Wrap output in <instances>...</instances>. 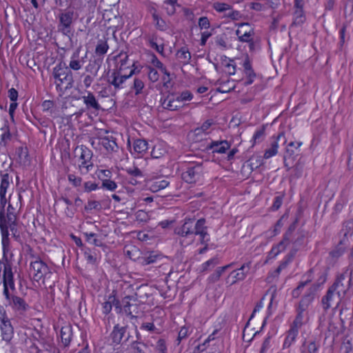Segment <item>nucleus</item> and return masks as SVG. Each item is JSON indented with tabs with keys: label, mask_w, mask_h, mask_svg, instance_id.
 <instances>
[{
	"label": "nucleus",
	"mask_w": 353,
	"mask_h": 353,
	"mask_svg": "<svg viewBox=\"0 0 353 353\" xmlns=\"http://www.w3.org/2000/svg\"><path fill=\"white\" fill-rule=\"evenodd\" d=\"M231 147L230 143L226 140L213 141L207 145V150H212V153L224 154Z\"/></svg>",
	"instance_id": "nucleus-15"
},
{
	"label": "nucleus",
	"mask_w": 353,
	"mask_h": 353,
	"mask_svg": "<svg viewBox=\"0 0 353 353\" xmlns=\"http://www.w3.org/2000/svg\"><path fill=\"white\" fill-rule=\"evenodd\" d=\"M3 286L6 285V286L8 288V286L11 289L14 288V283L13 280V274H10L8 276H3Z\"/></svg>",
	"instance_id": "nucleus-63"
},
{
	"label": "nucleus",
	"mask_w": 353,
	"mask_h": 353,
	"mask_svg": "<svg viewBox=\"0 0 353 353\" xmlns=\"http://www.w3.org/2000/svg\"><path fill=\"white\" fill-rule=\"evenodd\" d=\"M75 156H79V159L81 160V163L79 165L80 169L85 168L87 172L90 167H92V163H88L92 159V152L85 147V145L77 146L74 149Z\"/></svg>",
	"instance_id": "nucleus-7"
},
{
	"label": "nucleus",
	"mask_w": 353,
	"mask_h": 353,
	"mask_svg": "<svg viewBox=\"0 0 353 353\" xmlns=\"http://www.w3.org/2000/svg\"><path fill=\"white\" fill-rule=\"evenodd\" d=\"M53 77L58 80L57 89L65 92L74 86V78L72 72L68 68V65L63 61L59 62L53 68Z\"/></svg>",
	"instance_id": "nucleus-1"
},
{
	"label": "nucleus",
	"mask_w": 353,
	"mask_h": 353,
	"mask_svg": "<svg viewBox=\"0 0 353 353\" xmlns=\"http://www.w3.org/2000/svg\"><path fill=\"white\" fill-rule=\"evenodd\" d=\"M203 173L202 163H197L195 165H190L186 170L183 171L181 174V178L186 183H196L199 179Z\"/></svg>",
	"instance_id": "nucleus-5"
},
{
	"label": "nucleus",
	"mask_w": 353,
	"mask_h": 353,
	"mask_svg": "<svg viewBox=\"0 0 353 353\" xmlns=\"http://www.w3.org/2000/svg\"><path fill=\"white\" fill-rule=\"evenodd\" d=\"M78 18V14L70 6L61 10L58 16V31L63 35L70 37L73 34V23Z\"/></svg>",
	"instance_id": "nucleus-2"
},
{
	"label": "nucleus",
	"mask_w": 353,
	"mask_h": 353,
	"mask_svg": "<svg viewBox=\"0 0 353 353\" xmlns=\"http://www.w3.org/2000/svg\"><path fill=\"white\" fill-rule=\"evenodd\" d=\"M213 8L218 12H223L225 10H230L231 6L225 3L215 2L212 6Z\"/></svg>",
	"instance_id": "nucleus-56"
},
{
	"label": "nucleus",
	"mask_w": 353,
	"mask_h": 353,
	"mask_svg": "<svg viewBox=\"0 0 353 353\" xmlns=\"http://www.w3.org/2000/svg\"><path fill=\"white\" fill-rule=\"evenodd\" d=\"M170 182L166 180H159L152 182L150 185V190L153 192H157L161 190L167 188Z\"/></svg>",
	"instance_id": "nucleus-34"
},
{
	"label": "nucleus",
	"mask_w": 353,
	"mask_h": 353,
	"mask_svg": "<svg viewBox=\"0 0 353 353\" xmlns=\"http://www.w3.org/2000/svg\"><path fill=\"white\" fill-rule=\"evenodd\" d=\"M99 143L101 144L108 152H117L119 150V145L116 142V138L112 136L100 137Z\"/></svg>",
	"instance_id": "nucleus-19"
},
{
	"label": "nucleus",
	"mask_w": 353,
	"mask_h": 353,
	"mask_svg": "<svg viewBox=\"0 0 353 353\" xmlns=\"http://www.w3.org/2000/svg\"><path fill=\"white\" fill-rule=\"evenodd\" d=\"M161 105L165 109L169 110H176L182 107L181 104H178L174 101V94L168 95L163 100H161Z\"/></svg>",
	"instance_id": "nucleus-26"
},
{
	"label": "nucleus",
	"mask_w": 353,
	"mask_h": 353,
	"mask_svg": "<svg viewBox=\"0 0 353 353\" xmlns=\"http://www.w3.org/2000/svg\"><path fill=\"white\" fill-rule=\"evenodd\" d=\"M352 270L347 268L343 273L336 278L331 288L335 291L337 296V303L345 296L350 289L352 281Z\"/></svg>",
	"instance_id": "nucleus-3"
},
{
	"label": "nucleus",
	"mask_w": 353,
	"mask_h": 353,
	"mask_svg": "<svg viewBox=\"0 0 353 353\" xmlns=\"http://www.w3.org/2000/svg\"><path fill=\"white\" fill-rule=\"evenodd\" d=\"M17 154L21 163L26 165L30 161L28 148L19 147L17 148Z\"/></svg>",
	"instance_id": "nucleus-37"
},
{
	"label": "nucleus",
	"mask_w": 353,
	"mask_h": 353,
	"mask_svg": "<svg viewBox=\"0 0 353 353\" xmlns=\"http://www.w3.org/2000/svg\"><path fill=\"white\" fill-rule=\"evenodd\" d=\"M85 94H86L82 96L81 99L83 100L86 108L88 110H94L95 111L101 110V105L94 94L90 91H86Z\"/></svg>",
	"instance_id": "nucleus-16"
},
{
	"label": "nucleus",
	"mask_w": 353,
	"mask_h": 353,
	"mask_svg": "<svg viewBox=\"0 0 353 353\" xmlns=\"http://www.w3.org/2000/svg\"><path fill=\"white\" fill-rule=\"evenodd\" d=\"M84 210L87 212H90L92 210L100 211L101 210V205L99 201L89 200L88 203L85 205Z\"/></svg>",
	"instance_id": "nucleus-44"
},
{
	"label": "nucleus",
	"mask_w": 353,
	"mask_h": 353,
	"mask_svg": "<svg viewBox=\"0 0 353 353\" xmlns=\"http://www.w3.org/2000/svg\"><path fill=\"white\" fill-rule=\"evenodd\" d=\"M84 256L88 263L95 264L97 262V256L92 254V251L88 248H84Z\"/></svg>",
	"instance_id": "nucleus-52"
},
{
	"label": "nucleus",
	"mask_w": 353,
	"mask_h": 353,
	"mask_svg": "<svg viewBox=\"0 0 353 353\" xmlns=\"http://www.w3.org/2000/svg\"><path fill=\"white\" fill-rule=\"evenodd\" d=\"M152 18L154 21L155 22V27L161 30L164 31L166 30V23L165 21L161 19L157 14L155 12L152 14Z\"/></svg>",
	"instance_id": "nucleus-47"
},
{
	"label": "nucleus",
	"mask_w": 353,
	"mask_h": 353,
	"mask_svg": "<svg viewBox=\"0 0 353 353\" xmlns=\"http://www.w3.org/2000/svg\"><path fill=\"white\" fill-rule=\"evenodd\" d=\"M32 257L35 259L34 261L30 263V268L34 271L33 279L34 281H39L44 278V276L49 272V268L46 263L39 257H35L33 255Z\"/></svg>",
	"instance_id": "nucleus-9"
},
{
	"label": "nucleus",
	"mask_w": 353,
	"mask_h": 353,
	"mask_svg": "<svg viewBox=\"0 0 353 353\" xmlns=\"http://www.w3.org/2000/svg\"><path fill=\"white\" fill-rule=\"evenodd\" d=\"M136 68L131 70L130 74H122L121 72L119 70H114L110 75L108 77V82L109 84L114 86L115 90H119L123 88V83L132 74L136 73Z\"/></svg>",
	"instance_id": "nucleus-6"
},
{
	"label": "nucleus",
	"mask_w": 353,
	"mask_h": 353,
	"mask_svg": "<svg viewBox=\"0 0 353 353\" xmlns=\"http://www.w3.org/2000/svg\"><path fill=\"white\" fill-rule=\"evenodd\" d=\"M147 347V343L142 341H134L131 343L132 353H146L145 349Z\"/></svg>",
	"instance_id": "nucleus-33"
},
{
	"label": "nucleus",
	"mask_w": 353,
	"mask_h": 353,
	"mask_svg": "<svg viewBox=\"0 0 353 353\" xmlns=\"http://www.w3.org/2000/svg\"><path fill=\"white\" fill-rule=\"evenodd\" d=\"M79 53H80V49H77L72 54L71 57V60L69 63V65L68 66V68H70V70L72 71L74 70H80L83 64L84 63L83 58L82 57L80 59L79 57Z\"/></svg>",
	"instance_id": "nucleus-22"
},
{
	"label": "nucleus",
	"mask_w": 353,
	"mask_h": 353,
	"mask_svg": "<svg viewBox=\"0 0 353 353\" xmlns=\"http://www.w3.org/2000/svg\"><path fill=\"white\" fill-rule=\"evenodd\" d=\"M219 263L220 261L218 257H213L201 265V272L210 270Z\"/></svg>",
	"instance_id": "nucleus-38"
},
{
	"label": "nucleus",
	"mask_w": 353,
	"mask_h": 353,
	"mask_svg": "<svg viewBox=\"0 0 353 353\" xmlns=\"http://www.w3.org/2000/svg\"><path fill=\"white\" fill-rule=\"evenodd\" d=\"M289 216L288 212H285L283 216L276 221L275 225H274V234H276L279 230L280 228L283 225V222L285 221Z\"/></svg>",
	"instance_id": "nucleus-55"
},
{
	"label": "nucleus",
	"mask_w": 353,
	"mask_h": 353,
	"mask_svg": "<svg viewBox=\"0 0 353 353\" xmlns=\"http://www.w3.org/2000/svg\"><path fill=\"white\" fill-rule=\"evenodd\" d=\"M143 88L144 83L143 82V81L139 78H135L134 79V83L132 87V88L135 91V94L138 95L141 94Z\"/></svg>",
	"instance_id": "nucleus-51"
},
{
	"label": "nucleus",
	"mask_w": 353,
	"mask_h": 353,
	"mask_svg": "<svg viewBox=\"0 0 353 353\" xmlns=\"http://www.w3.org/2000/svg\"><path fill=\"white\" fill-rule=\"evenodd\" d=\"M296 312H297L296 316L294 321H293L292 326L299 329V327H301V326L304 323L303 317H304L305 313L300 312L299 311H296Z\"/></svg>",
	"instance_id": "nucleus-54"
},
{
	"label": "nucleus",
	"mask_w": 353,
	"mask_h": 353,
	"mask_svg": "<svg viewBox=\"0 0 353 353\" xmlns=\"http://www.w3.org/2000/svg\"><path fill=\"white\" fill-rule=\"evenodd\" d=\"M241 29L236 30V34L238 36V39L241 42H249L252 39L254 34V31L248 23H241L239 25Z\"/></svg>",
	"instance_id": "nucleus-14"
},
{
	"label": "nucleus",
	"mask_w": 353,
	"mask_h": 353,
	"mask_svg": "<svg viewBox=\"0 0 353 353\" xmlns=\"http://www.w3.org/2000/svg\"><path fill=\"white\" fill-rule=\"evenodd\" d=\"M341 233L344 234V236H352L353 234V221H347L344 222Z\"/></svg>",
	"instance_id": "nucleus-50"
},
{
	"label": "nucleus",
	"mask_w": 353,
	"mask_h": 353,
	"mask_svg": "<svg viewBox=\"0 0 353 353\" xmlns=\"http://www.w3.org/2000/svg\"><path fill=\"white\" fill-rule=\"evenodd\" d=\"M117 58H119V63L120 65L117 70L120 71H123L125 68H128L126 66L128 61V55L126 52L121 51L117 56Z\"/></svg>",
	"instance_id": "nucleus-43"
},
{
	"label": "nucleus",
	"mask_w": 353,
	"mask_h": 353,
	"mask_svg": "<svg viewBox=\"0 0 353 353\" xmlns=\"http://www.w3.org/2000/svg\"><path fill=\"white\" fill-rule=\"evenodd\" d=\"M0 196H6L8 188L10 185V176L8 173L1 172Z\"/></svg>",
	"instance_id": "nucleus-31"
},
{
	"label": "nucleus",
	"mask_w": 353,
	"mask_h": 353,
	"mask_svg": "<svg viewBox=\"0 0 353 353\" xmlns=\"http://www.w3.org/2000/svg\"><path fill=\"white\" fill-rule=\"evenodd\" d=\"M230 83V81H227L226 82H221L220 80H218L216 84H220L221 86L216 89V92L221 93H228L234 89V85L228 86V84Z\"/></svg>",
	"instance_id": "nucleus-45"
},
{
	"label": "nucleus",
	"mask_w": 353,
	"mask_h": 353,
	"mask_svg": "<svg viewBox=\"0 0 353 353\" xmlns=\"http://www.w3.org/2000/svg\"><path fill=\"white\" fill-rule=\"evenodd\" d=\"M250 265L251 262H248L242 265L237 270L232 271L225 279L226 283L232 285L238 281L244 280L250 270Z\"/></svg>",
	"instance_id": "nucleus-8"
},
{
	"label": "nucleus",
	"mask_w": 353,
	"mask_h": 353,
	"mask_svg": "<svg viewBox=\"0 0 353 353\" xmlns=\"http://www.w3.org/2000/svg\"><path fill=\"white\" fill-rule=\"evenodd\" d=\"M206 221L204 218L199 219L194 221V236H200L201 243H205L210 241V235L208 232V227L205 225Z\"/></svg>",
	"instance_id": "nucleus-12"
},
{
	"label": "nucleus",
	"mask_w": 353,
	"mask_h": 353,
	"mask_svg": "<svg viewBox=\"0 0 353 353\" xmlns=\"http://www.w3.org/2000/svg\"><path fill=\"white\" fill-rule=\"evenodd\" d=\"M194 219L185 218L181 226L174 228V234L182 237H190L194 236Z\"/></svg>",
	"instance_id": "nucleus-10"
},
{
	"label": "nucleus",
	"mask_w": 353,
	"mask_h": 353,
	"mask_svg": "<svg viewBox=\"0 0 353 353\" xmlns=\"http://www.w3.org/2000/svg\"><path fill=\"white\" fill-rule=\"evenodd\" d=\"M309 283V280L307 279L305 281H301L299 283L298 286L294 288L292 292V296L293 298H298L302 293L305 287Z\"/></svg>",
	"instance_id": "nucleus-46"
},
{
	"label": "nucleus",
	"mask_w": 353,
	"mask_h": 353,
	"mask_svg": "<svg viewBox=\"0 0 353 353\" xmlns=\"http://www.w3.org/2000/svg\"><path fill=\"white\" fill-rule=\"evenodd\" d=\"M345 250L344 246L337 245V246L330 252V255L334 258H339L344 253Z\"/></svg>",
	"instance_id": "nucleus-62"
},
{
	"label": "nucleus",
	"mask_w": 353,
	"mask_h": 353,
	"mask_svg": "<svg viewBox=\"0 0 353 353\" xmlns=\"http://www.w3.org/2000/svg\"><path fill=\"white\" fill-rule=\"evenodd\" d=\"M102 188L110 191H114L117 189V185L114 181L105 179L102 181Z\"/></svg>",
	"instance_id": "nucleus-58"
},
{
	"label": "nucleus",
	"mask_w": 353,
	"mask_h": 353,
	"mask_svg": "<svg viewBox=\"0 0 353 353\" xmlns=\"http://www.w3.org/2000/svg\"><path fill=\"white\" fill-rule=\"evenodd\" d=\"M212 120L208 119L205 121L200 128H197L195 130L196 134H199L200 132H206V131L211 127L212 125Z\"/></svg>",
	"instance_id": "nucleus-60"
},
{
	"label": "nucleus",
	"mask_w": 353,
	"mask_h": 353,
	"mask_svg": "<svg viewBox=\"0 0 353 353\" xmlns=\"http://www.w3.org/2000/svg\"><path fill=\"white\" fill-rule=\"evenodd\" d=\"M306 21V17L303 9H296L294 12V21L292 26H297L302 25Z\"/></svg>",
	"instance_id": "nucleus-32"
},
{
	"label": "nucleus",
	"mask_w": 353,
	"mask_h": 353,
	"mask_svg": "<svg viewBox=\"0 0 353 353\" xmlns=\"http://www.w3.org/2000/svg\"><path fill=\"white\" fill-rule=\"evenodd\" d=\"M102 61L103 57H98L93 61H90L89 64L85 67L86 72H90L91 75L97 77Z\"/></svg>",
	"instance_id": "nucleus-25"
},
{
	"label": "nucleus",
	"mask_w": 353,
	"mask_h": 353,
	"mask_svg": "<svg viewBox=\"0 0 353 353\" xmlns=\"http://www.w3.org/2000/svg\"><path fill=\"white\" fill-rule=\"evenodd\" d=\"M233 265L234 263H231L225 266L217 268L215 272L210 274L208 278V282L210 283H214L217 282L219 280L221 276L223 274V272L228 268H232Z\"/></svg>",
	"instance_id": "nucleus-24"
},
{
	"label": "nucleus",
	"mask_w": 353,
	"mask_h": 353,
	"mask_svg": "<svg viewBox=\"0 0 353 353\" xmlns=\"http://www.w3.org/2000/svg\"><path fill=\"white\" fill-rule=\"evenodd\" d=\"M265 125H263L260 129L257 130L255 132L252 140V141L253 142L252 145H255L257 143H260L263 141L265 137Z\"/></svg>",
	"instance_id": "nucleus-42"
},
{
	"label": "nucleus",
	"mask_w": 353,
	"mask_h": 353,
	"mask_svg": "<svg viewBox=\"0 0 353 353\" xmlns=\"http://www.w3.org/2000/svg\"><path fill=\"white\" fill-rule=\"evenodd\" d=\"M306 206H307V201H304L303 199L301 198L299 202L298 210H297V213H296V217H295L294 220L293 221V222L290 224L288 229L287 230V231L285 232V233L283 235L285 237V239L290 240L292 233L295 230V229L297 226V223L299 221V219L301 216L303 210L306 208Z\"/></svg>",
	"instance_id": "nucleus-13"
},
{
	"label": "nucleus",
	"mask_w": 353,
	"mask_h": 353,
	"mask_svg": "<svg viewBox=\"0 0 353 353\" xmlns=\"http://www.w3.org/2000/svg\"><path fill=\"white\" fill-rule=\"evenodd\" d=\"M284 196V193H280L279 195L274 197L273 204L271 206V210L272 211H276L281 208Z\"/></svg>",
	"instance_id": "nucleus-49"
},
{
	"label": "nucleus",
	"mask_w": 353,
	"mask_h": 353,
	"mask_svg": "<svg viewBox=\"0 0 353 353\" xmlns=\"http://www.w3.org/2000/svg\"><path fill=\"white\" fill-rule=\"evenodd\" d=\"M14 308L18 311L25 312L29 307L23 299L17 296L12 297Z\"/></svg>",
	"instance_id": "nucleus-29"
},
{
	"label": "nucleus",
	"mask_w": 353,
	"mask_h": 353,
	"mask_svg": "<svg viewBox=\"0 0 353 353\" xmlns=\"http://www.w3.org/2000/svg\"><path fill=\"white\" fill-rule=\"evenodd\" d=\"M309 307V294H305L303 297L300 301L299 305L296 308V311H299L300 312L305 313V315L307 314V309Z\"/></svg>",
	"instance_id": "nucleus-41"
},
{
	"label": "nucleus",
	"mask_w": 353,
	"mask_h": 353,
	"mask_svg": "<svg viewBox=\"0 0 353 353\" xmlns=\"http://www.w3.org/2000/svg\"><path fill=\"white\" fill-rule=\"evenodd\" d=\"M148 143L144 139H136L133 143V151H131L132 154H137L135 157L139 158L143 155V154L148 149Z\"/></svg>",
	"instance_id": "nucleus-21"
},
{
	"label": "nucleus",
	"mask_w": 353,
	"mask_h": 353,
	"mask_svg": "<svg viewBox=\"0 0 353 353\" xmlns=\"http://www.w3.org/2000/svg\"><path fill=\"white\" fill-rule=\"evenodd\" d=\"M68 181L74 187H79L81 185L82 179L81 177L77 176L74 174H70L68 175Z\"/></svg>",
	"instance_id": "nucleus-59"
},
{
	"label": "nucleus",
	"mask_w": 353,
	"mask_h": 353,
	"mask_svg": "<svg viewBox=\"0 0 353 353\" xmlns=\"http://www.w3.org/2000/svg\"><path fill=\"white\" fill-rule=\"evenodd\" d=\"M326 281V274L321 272L319 274V278L315 283L312 285L313 290H317Z\"/></svg>",
	"instance_id": "nucleus-57"
},
{
	"label": "nucleus",
	"mask_w": 353,
	"mask_h": 353,
	"mask_svg": "<svg viewBox=\"0 0 353 353\" xmlns=\"http://www.w3.org/2000/svg\"><path fill=\"white\" fill-rule=\"evenodd\" d=\"M72 336V331L70 326L63 327L61 329L60 337L61 343L65 347L70 345Z\"/></svg>",
	"instance_id": "nucleus-27"
},
{
	"label": "nucleus",
	"mask_w": 353,
	"mask_h": 353,
	"mask_svg": "<svg viewBox=\"0 0 353 353\" xmlns=\"http://www.w3.org/2000/svg\"><path fill=\"white\" fill-rule=\"evenodd\" d=\"M3 340L10 342L13 336V327L9 319H3L0 324Z\"/></svg>",
	"instance_id": "nucleus-20"
},
{
	"label": "nucleus",
	"mask_w": 353,
	"mask_h": 353,
	"mask_svg": "<svg viewBox=\"0 0 353 353\" xmlns=\"http://www.w3.org/2000/svg\"><path fill=\"white\" fill-rule=\"evenodd\" d=\"M243 66L244 68V73L246 77V81L243 84L247 86L251 85L254 82L256 74L252 67V64L248 57H246L245 59Z\"/></svg>",
	"instance_id": "nucleus-18"
},
{
	"label": "nucleus",
	"mask_w": 353,
	"mask_h": 353,
	"mask_svg": "<svg viewBox=\"0 0 353 353\" xmlns=\"http://www.w3.org/2000/svg\"><path fill=\"white\" fill-rule=\"evenodd\" d=\"M130 301L136 302L137 299L133 296H125L122 299L123 310L127 316H130V319H136L138 314V305L135 303H131Z\"/></svg>",
	"instance_id": "nucleus-11"
},
{
	"label": "nucleus",
	"mask_w": 353,
	"mask_h": 353,
	"mask_svg": "<svg viewBox=\"0 0 353 353\" xmlns=\"http://www.w3.org/2000/svg\"><path fill=\"white\" fill-rule=\"evenodd\" d=\"M108 48H109V46H108L107 42L100 40V41H99L97 45L96 46L95 53L99 57H103L105 54H106Z\"/></svg>",
	"instance_id": "nucleus-39"
},
{
	"label": "nucleus",
	"mask_w": 353,
	"mask_h": 353,
	"mask_svg": "<svg viewBox=\"0 0 353 353\" xmlns=\"http://www.w3.org/2000/svg\"><path fill=\"white\" fill-rule=\"evenodd\" d=\"M83 235L85 237V240L87 242L94 245L95 246L101 247L103 246V243L101 240L98 239L97 236V234L95 233H88L84 232Z\"/></svg>",
	"instance_id": "nucleus-40"
},
{
	"label": "nucleus",
	"mask_w": 353,
	"mask_h": 353,
	"mask_svg": "<svg viewBox=\"0 0 353 353\" xmlns=\"http://www.w3.org/2000/svg\"><path fill=\"white\" fill-rule=\"evenodd\" d=\"M156 353H167V345L164 339H159L154 347Z\"/></svg>",
	"instance_id": "nucleus-48"
},
{
	"label": "nucleus",
	"mask_w": 353,
	"mask_h": 353,
	"mask_svg": "<svg viewBox=\"0 0 353 353\" xmlns=\"http://www.w3.org/2000/svg\"><path fill=\"white\" fill-rule=\"evenodd\" d=\"M162 259V255L155 251H150L145 253L143 256L137 258V261L142 265H147L154 263Z\"/></svg>",
	"instance_id": "nucleus-17"
},
{
	"label": "nucleus",
	"mask_w": 353,
	"mask_h": 353,
	"mask_svg": "<svg viewBox=\"0 0 353 353\" xmlns=\"http://www.w3.org/2000/svg\"><path fill=\"white\" fill-rule=\"evenodd\" d=\"M281 137H284V135L283 134H279L277 136L276 139L272 141L270 145V148L265 151L263 155V157L265 159H268L269 158H271L277 153V150L279 147L277 141L279 140Z\"/></svg>",
	"instance_id": "nucleus-28"
},
{
	"label": "nucleus",
	"mask_w": 353,
	"mask_h": 353,
	"mask_svg": "<svg viewBox=\"0 0 353 353\" xmlns=\"http://www.w3.org/2000/svg\"><path fill=\"white\" fill-rule=\"evenodd\" d=\"M126 172L131 176V177L143 178V173L137 167L128 168L125 169Z\"/></svg>",
	"instance_id": "nucleus-53"
},
{
	"label": "nucleus",
	"mask_w": 353,
	"mask_h": 353,
	"mask_svg": "<svg viewBox=\"0 0 353 353\" xmlns=\"http://www.w3.org/2000/svg\"><path fill=\"white\" fill-rule=\"evenodd\" d=\"M130 336L127 325L121 326L119 324H116L110 334V339L114 346L119 345L123 346L127 344Z\"/></svg>",
	"instance_id": "nucleus-4"
},
{
	"label": "nucleus",
	"mask_w": 353,
	"mask_h": 353,
	"mask_svg": "<svg viewBox=\"0 0 353 353\" xmlns=\"http://www.w3.org/2000/svg\"><path fill=\"white\" fill-rule=\"evenodd\" d=\"M347 201L344 198L339 199L334 207V210L336 213H339L343 210L344 205L346 204Z\"/></svg>",
	"instance_id": "nucleus-64"
},
{
	"label": "nucleus",
	"mask_w": 353,
	"mask_h": 353,
	"mask_svg": "<svg viewBox=\"0 0 353 353\" xmlns=\"http://www.w3.org/2000/svg\"><path fill=\"white\" fill-rule=\"evenodd\" d=\"M157 37L156 35H152L151 37H148V41L150 46L154 49L157 52H158L161 55H164V46L163 45L159 46L157 43Z\"/></svg>",
	"instance_id": "nucleus-36"
},
{
	"label": "nucleus",
	"mask_w": 353,
	"mask_h": 353,
	"mask_svg": "<svg viewBox=\"0 0 353 353\" xmlns=\"http://www.w3.org/2000/svg\"><path fill=\"white\" fill-rule=\"evenodd\" d=\"M176 56L179 59L183 60V64H188L191 59V54L188 48L182 47L176 52Z\"/></svg>",
	"instance_id": "nucleus-35"
},
{
	"label": "nucleus",
	"mask_w": 353,
	"mask_h": 353,
	"mask_svg": "<svg viewBox=\"0 0 353 353\" xmlns=\"http://www.w3.org/2000/svg\"><path fill=\"white\" fill-rule=\"evenodd\" d=\"M9 237H2L3 259L7 261V252L9 250Z\"/></svg>",
	"instance_id": "nucleus-61"
},
{
	"label": "nucleus",
	"mask_w": 353,
	"mask_h": 353,
	"mask_svg": "<svg viewBox=\"0 0 353 353\" xmlns=\"http://www.w3.org/2000/svg\"><path fill=\"white\" fill-rule=\"evenodd\" d=\"M298 330L297 328L291 326V328L288 332V334L285 339L284 343H283V347L288 348L289 347L292 342L295 340V338L298 334Z\"/></svg>",
	"instance_id": "nucleus-30"
},
{
	"label": "nucleus",
	"mask_w": 353,
	"mask_h": 353,
	"mask_svg": "<svg viewBox=\"0 0 353 353\" xmlns=\"http://www.w3.org/2000/svg\"><path fill=\"white\" fill-rule=\"evenodd\" d=\"M336 301L337 302V296L336 295L335 291L330 287L326 295H325L321 300L322 304L323 305V308L325 310H327L331 307V302ZM339 303H336V305Z\"/></svg>",
	"instance_id": "nucleus-23"
}]
</instances>
